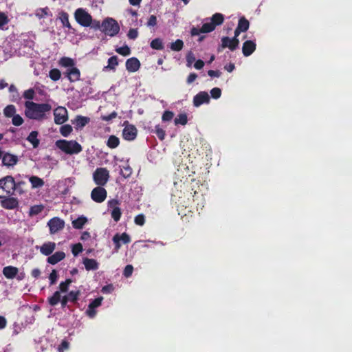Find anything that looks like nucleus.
<instances>
[{
	"label": "nucleus",
	"instance_id": "obj_1",
	"mask_svg": "<svg viewBox=\"0 0 352 352\" xmlns=\"http://www.w3.org/2000/svg\"><path fill=\"white\" fill-rule=\"evenodd\" d=\"M25 116L35 120L43 118L45 113L51 109V106L48 104H37L30 101L25 102Z\"/></svg>",
	"mask_w": 352,
	"mask_h": 352
},
{
	"label": "nucleus",
	"instance_id": "obj_2",
	"mask_svg": "<svg viewBox=\"0 0 352 352\" xmlns=\"http://www.w3.org/2000/svg\"><path fill=\"white\" fill-rule=\"evenodd\" d=\"M55 145L67 155L78 154L82 151L81 145L75 140H58Z\"/></svg>",
	"mask_w": 352,
	"mask_h": 352
},
{
	"label": "nucleus",
	"instance_id": "obj_3",
	"mask_svg": "<svg viewBox=\"0 0 352 352\" xmlns=\"http://www.w3.org/2000/svg\"><path fill=\"white\" fill-rule=\"evenodd\" d=\"M14 178L6 175L0 179V197L5 195H14Z\"/></svg>",
	"mask_w": 352,
	"mask_h": 352
},
{
	"label": "nucleus",
	"instance_id": "obj_4",
	"mask_svg": "<svg viewBox=\"0 0 352 352\" xmlns=\"http://www.w3.org/2000/svg\"><path fill=\"white\" fill-rule=\"evenodd\" d=\"M102 31L110 36H116L120 31L117 21L111 18H107L101 24Z\"/></svg>",
	"mask_w": 352,
	"mask_h": 352
},
{
	"label": "nucleus",
	"instance_id": "obj_5",
	"mask_svg": "<svg viewBox=\"0 0 352 352\" xmlns=\"http://www.w3.org/2000/svg\"><path fill=\"white\" fill-rule=\"evenodd\" d=\"M109 179V172L106 168H97L93 173V179L98 186H104Z\"/></svg>",
	"mask_w": 352,
	"mask_h": 352
},
{
	"label": "nucleus",
	"instance_id": "obj_6",
	"mask_svg": "<svg viewBox=\"0 0 352 352\" xmlns=\"http://www.w3.org/2000/svg\"><path fill=\"white\" fill-rule=\"evenodd\" d=\"M74 17L76 21L82 26L89 27L91 25V16L82 8H78L75 11Z\"/></svg>",
	"mask_w": 352,
	"mask_h": 352
},
{
	"label": "nucleus",
	"instance_id": "obj_7",
	"mask_svg": "<svg viewBox=\"0 0 352 352\" xmlns=\"http://www.w3.org/2000/svg\"><path fill=\"white\" fill-rule=\"evenodd\" d=\"M107 196V192L102 186L94 188L91 192V198L96 203L103 202Z\"/></svg>",
	"mask_w": 352,
	"mask_h": 352
},
{
	"label": "nucleus",
	"instance_id": "obj_8",
	"mask_svg": "<svg viewBox=\"0 0 352 352\" xmlns=\"http://www.w3.org/2000/svg\"><path fill=\"white\" fill-rule=\"evenodd\" d=\"M14 195H5L0 197L1 206L7 210H13L19 206V201Z\"/></svg>",
	"mask_w": 352,
	"mask_h": 352
},
{
	"label": "nucleus",
	"instance_id": "obj_9",
	"mask_svg": "<svg viewBox=\"0 0 352 352\" xmlns=\"http://www.w3.org/2000/svg\"><path fill=\"white\" fill-rule=\"evenodd\" d=\"M112 241L115 245L114 250L116 252H118L121 247L120 242H122L124 244H128L131 242V237L126 232H123L121 234L117 233L113 236Z\"/></svg>",
	"mask_w": 352,
	"mask_h": 352
},
{
	"label": "nucleus",
	"instance_id": "obj_10",
	"mask_svg": "<svg viewBox=\"0 0 352 352\" xmlns=\"http://www.w3.org/2000/svg\"><path fill=\"white\" fill-rule=\"evenodd\" d=\"M54 121L58 124H63L68 119L67 110L65 107H58L54 111Z\"/></svg>",
	"mask_w": 352,
	"mask_h": 352
},
{
	"label": "nucleus",
	"instance_id": "obj_11",
	"mask_svg": "<svg viewBox=\"0 0 352 352\" xmlns=\"http://www.w3.org/2000/svg\"><path fill=\"white\" fill-rule=\"evenodd\" d=\"M80 295V290L71 291L68 293L67 295L63 296L60 303L61 307L65 308L67 306V303L69 302L76 303L79 299V296Z\"/></svg>",
	"mask_w": 352,
	"mask_h": 352
},
{
	"label": "nucleus",
	"instance_id": "obj_12",
	"mask_svg": "<svg viewBox=\"0 0 352 352\" xmlns=\"http://www.w3.org/2000/svg\"><path fill=\"white\" fill-rule=\"evenodd\" d=\"M47 226H49L50 234H55L64 228L65 222L58 217H54L48 221Z\"/></svg>",
	"mask_w": 352,
	"mask_h": 352
},
{
	"label": "nucleus",
	"instance_id": "obj_13",
	"mask_svg": "<svg viewBox=\"0 0 352 352\" xmlns=\"http://www.w3.org/2000/svg\"><path fill=\"white\" fill-rule=\"evenodd\" d=\"M239 41L238 38L229 37H223L221 38V47H228L230 50H234L239 45Z\"/></svg>",
	"mask_w": 352,
	"mask_h": 352
},
{
	"label": "nucleus",
	"instance_id": "obj_14",
	"mask_svg": "<svg viewBox=\"0 0 352 352\" xmlns=\"http://www.w3.org/2000/svg\"><path fill=\"white\" fill-rule=\"evenodd\" d=\"M210 97L207 92L201 91L197 94L193 98V104L195 107H199L204 103H208Z\"/></svg>",
	"mask_w": 352,
	"mask_h": 352
},
{
	"label": "nucleus",
	"instance_id": "obj_15",
	"mask_svg": "<svg viewBox=\"0 0 352 352\" xmlns=\"http://www.w3.org/2000/svg\"><path fill=\"white\" fill-rule=\"evenodd\" d=\"M89 121L90 118L89 117L78 116L72 120V124L74 125L76 130L80 131Z\"/></svg>",
	"mask_w": 352,
	"mask_h": 352
},
{
	"label": "nucleus",
	"instance_id": "obj_16",
	"mask_svg": "<svg viewBox=\"0 0 352 352\" xmlns=\"http://www.w3.org/2000/svg\"><path fill=\"white\" fill-rule=\"evenodd\" d=\"M56 248V243L54 242L44 243L40 248V252L45 256H50Z\"/></svg>",
	"mask_w": 352,
	"mask_h": 352
},
{
	"label": "nucleus",
	"instance_id": "obj_17",
	"mask_svg": "<svg viewBox=\"0 0 352 352\" xmlns=\"http://www.w3.org/2000/svg\"><path fill=\"white\" fill-rule=\"evenodd\" d=\"M140 63L136 58H131L126 62V68L130 72H135L139 69Z\"/></svg>",
	"mask_w": 352,
	"mask_h": 352
},
{
	"label": "nucleus",
	"instance_id": "obj_18",
	"mask_svg": "<svg viewBox=\"0 0 352 352\" xmlns=\"http://www.w3.org/2000/svg\"><path fill=\"white\" fill-rule=\"evenodd\" d=\"M65 257V254L63 252H56L54 254L47 257V261L51 265H55L63 260Z\"/></svg>",
	"mask_w": 352,
	"mask_h": 352
},
{
	"label": "nucleus",
	"instance_id": "obj_19",
	"mask_svg": "<svg viewBox=\"0 0 352 352\" xmlns=\"http://www.w3.org/2000/svg\"><path fill=\"white\" fill-rule=\"evenodd\" d=\"M256 49V44L252 41H245L242 47L243 54L245 56L252 54Z\"/></svg>",
	"mask_w": 352,
	"mask_h": 352
},
{
	"label": "nucleus",
	"instance_id": "obj_20",
	"mask_svg": "<svg viewBox=\"0 0 352 352\" xmlns=\"http://www.w3.org/2000/svg\"><path fill=\"white\" fill-rule=\"evenodd\" d=\"M19 272V270L16 267L11 265L6 266L3 269V274L8 279L14 278Z\"/></svg>",
	"mask_w": 352,
	"mask_h": 352
},
{
	"label": "nucleus",
	"instance_id": "obj_21",
	"mask_svg": "<svg viewBox=\"0 0 352 352\" xmlns=\"http://www.w3.org/2000/svg\"><path fill=\"white\" fill-rule=\"evenodd\" d=\"M67 74L71 82H76L80 79V72L79 69L75 67L67 69Z\"/></svg>",
	"mask_w": 352,
	"mask_h": 352
},
{
	"label": "nucleus",
	"instance_id": "obj_22",
	"mask_svg": "<svg viewBox=\"0 0 352 352\" xmlns=\"http://www.w3.org/2000/svg\"><path fill=\"white\" fill-rule=\"evenodd\" d=\"M83 264L85 265V269L87 271L96 270L98 269L99 267L98 263L95 259L93 258H84Z\"/></svg>",
	"mask_w": 352,
	"mask_h": 352
},
{
	"label": "nucleus",
	"instance_id": "obj_23",
	"mask_svg": "<svg viewBox=\"0 0 352 352\" xmlns=\"http://www.w3.org/2000/svg\"><path fill=\"white\" fill-rule=\"evenodd\" d=\"M120 175L124 178H128L131 177L133 173L132 168L129 164L128 162L124 163V164L120 166Z\"/></svg>",
	"mask_w": 352,
	"mask_h": 352
},
{
	"label": "nucleus",
	"instance_id": "obj_24",
	"mask_svg": "<svg viewBox=\"0 0 352 352\" xmlns=\"http://www.w3.org/2000/svg\"><path fill=\"white\" fill-rule=\"evenodd\" d=\"M14 185H15V187L14 188V195H16V194L21 195H23L25 192V190L24 188V187L26 186L25 182H24V181L16 182L14 180Z\"/></svg>",
	"mask_w": 352,
	"mask_h": 352
},
{
	"label": "nucleus",
	"instance_id": "obj_25",
	"mask_svg": "<svg viewBox=\"0 0 352 352\" xmlns=\"http://www.w3.org/2000/svg\"><path fill=\"white\" fill-rule=\"evenodd\" d=\"M61 299L60 292L59 291H56L51 297L48 298L47 302L50 305L54 307L58 305V303L60 302Z\"/></svg>",
	"mask_w": 352,
	"mask_h": 352
},
{
	"label": "nucleus",
	"instance_id": "obj_26",
	"mask_svg": "<svg viewBox=\"0 0 352 352\" xmlns=\"http://www.w3.org/2000/svg\"><path fill=\"white\" fill-rule=\"evenodd\" d=\"M29 181L32 184V188H41L44 185L43 180L37 176H31Z\"/></svg>",
	"mask_w": 352,
	"mask_h": 352
},
{
	"label": "nucleus",
	"instance_id": "obj_27",
	"mask_svg": "<svg viewBox=\"0 0 352 352\" xmlns=\"http://www.w3.org/2000/svg\"><path fill=\"white\" fill-rule=\"evenodd\" d=\"M58 19L61 21L63 26L67 27L69 29L72 28V25L69 21V15L65 12H60L58 14Z\"/></svg>",
	"mask_w": 352,
	"mask_h": 352
},
{
	"label": "nucleus",
	"instance_id": "obj_28",
	"mask_svg": "<svg viewBox=\"0 0 352 352\" xmlns=\"http://www.w3.org/2000/svg\"><path fill=\"white\" fill-rule=\"evenodd\" d=\"M87 221V218L81 216L72 221V226L76 229H81Z\"/></svg>",
	"mask_w": 352,
	"mask_h": 352
},
{
	"label": "nucleus",
	"instance_id": "obj_29",
	"mask_svg": "<svg viewBox=\"0 0 352 352\" xmlns=\"http://www.w3.org/2000/svg\"><path fill=\"white\" fill-rule=\"evenodd\" d=\"M59 64L65 67H74L75 63L74 60L69 57H63L60 59Z\"/></svg>",
	"mask_w": 352,
	"mask_h": 352
},
{
	"label": "nucleus",
	"instance_id": "obj_30",
	"mask_svg": "<svg viewBox=\"0 0 352 352\" xmlns=\"http://www.w3.org/2000/svg\"><path fill=\"white\" fill-rule=\"evenodd\" d=\"M120 144V140L118 137L115 135H110L107 142V145L108 147L111 148H115L118 146Z\"/></svg>",
	"mask_w": 352,
	"mask_h": 352
},
{
	"label": "nucleus",
	"instance_id": "obj_31",
	"mask_svg": "<svg viewBox=\"0 0 352 352\" xmlns=\"http://www.w3.org/2000/svg\"><path fill=\"white\" fill-rule=\"evenodd\" d=\"M187 115L185 113L179 114L174 120L175 125H185L187 123Z\"/></svg>",
	"mask_w": 352,
	"mask_h": 352
},
{
	"label": "nucleus",
	"instance_id": "obj_32",
	"mask_svg": "<svg viewBox=\"0 0 352 352\" xmlns=\"http://www.w3.org/2000/svg\"><path fill=\"white\" fill-rule=\"evenodd\" d=\"M223 19L224 17L223 14L220 13H216L212 16L211 21L216 27V25H221L223 22Z\"/></svg>",
	"mask_w": 352,
	"mask_h": 352
},
{
	"label": "nucleus",
	"instance_id": "obj_33",
	"mask_svg": "<svg viewBox=\"0 0 352 352\" xmlns=\"http://www.w3.org/2000/svg\"><path fill=\"white\" fill-rule=\"evenodd\" d=\"M72 283V280L70 278H67L65 281L61 282L58 286V288L60 289L59 292L63 293L67 292L69 287Z\"/></svg>",
	"mask_w": 352,
	"mask_h": 352
},
{
	"label": "nucleus",
	"instance_id": "obj_34",
	"mask_svg": "<svg viewBox=\"0 0 352 352\" xmlns=\"http://www.w3.org/2000/svg\"><path fill=\"white\" fill-rule=\"evenodd\" d=\"M249 25V21L243 17L239 19L237 28L242 32H245L248 30Z\"/></svg>",
	"mask_w": 352,
	"mask_h": 352
},
{
	"label": "nucleus",
	"instance_id": "obj_35",
	"mask_svg": "<svg viewBox=\"0 0 352 352\" xmlns=\"http://www.w3.org/2000/svg\"><path fill=\"white\" fill-rule=\"evenodd\" d=\"M37 135L38 133H29L27 138L28 141L32 144L34 148L38 147L39 144V140L37 138Z\"/></svg>",
	"mask_w": 352,
	"mask_h": 352
},
{
	"label": "nucleus",
	"instance_id": "obj_36",
	"mask_svg": "<svg viewBox=\"0 0 352 352\" xmlns=\"http://www.w3.org/2000/svg\"><path fill=\"white\" fill-rule=\"evenodd\" d=\"M111 217L113 218V219L116 222H118V221H120V219L121 218V215H122L121 209L119 207H114L111 211Z\"/></svg>",
	"mask_w": 352,
	"mask_h": 352
},
{
	"label": "nucleus",
	"instance_id": "obj_37",
	"mask_svg": "<svg viewBox=\"0 0 352 352\" xmlns=\"http://www.w3.org/2000/svg\"><path fill=\"white\" fill-rule=\"evenodd\" d=\"M118 65V58L116 56H113L109 58L108 65L105 68L114 70Z\"/></svg>",
	"mask_w": 352,
	"mask_h": 352
},
{
	"label": "nucleus",
	"instance_id": "obj_38",
	"mask_svg": "<svg viewBox=\"0 0 352 352\" xmlns=\"http://www.w3.org/2000/svg\"><path fill=\"white\" fill-rule=\"evenodd\" d=\"M184 46V43L182 40L177 39L170 44V49L173 51H180Z\"/></svg>",
	"mask_w": 352,
	"mask_h": 352
},
{
	"label": "nucleus",
	"instance_id": "obj_39",
	"mask_svg": "<svg viewBox=\"0 0 352 352\" xmlns=\"http://www.w3.org/2000/svg\"><path fill=\"white\" fill-rule=\"evenodd\" d=\"M151 47L155 50H162L164 46L162 41L160 38H155L151 43Z\"/></svg>",
	"mask_w": 352,
	"mask_h": 352
},
{
	"label": "nucleus",
	"instance_id": "obj_40",
	"mask_svg": "<svg viewBox=\"0 0 352 352\" xmlns=\"http://www.w3.org/2000/svg\"><path fill=\"white\" fill-rule=\"evenodd\" d=\"M215 28L214 25L212 23H205L201 29V32L208 33L213 31Z\"/></svg>",
	"mask_w": 352,
	"mask_h": 352
},
{
	"label": "nucleus",
	"instance_id": "obj_41",
	"mask_svg": "<svg viewBox=\"0 0 352 352\" xmlns=\"http://www.w3.org/2000/svg\"><path fill=\"white\" fill-rule=\"evenodd\" d=\"M43 209V207L41 205L33 206L30 209V215L33 216V215L38 214L39 213H41L42 212Z\"/></svg>",
	"mask_w": 352,
	"mask_h": 352
},
{
	"label": "nucleus",
	"instance_id": "obj_42",
	"mask_svg": "<svg viewBox=\"0 0 352 352\" xmlns=\"http://www.w3.org/2000/svg\"><path fill=\"white\" fill-rule=\"evenodd\" d=\"M15 107L14 105H8L4 109V114L7 117H12L15 115Z\"/></svg>",
	"mask_w": 352,
	"mask_h": 352
},
{
	"label": "nucleus",
	"instance_id": "obj_43",
	"mask_svg": "<svg viewBox=\"0 0 352 352\" xmlns=\"http://www.w3.org/2000/svg\"><path fill=\"white\" fill-rule=\"evenodd\" d=\"M49 76L52 80H58L60 78V72L58 69H53L50 70Z\"/></svg>",
	"mask_w": 352,
	"mask_h": 352
},
{
	"label": "nucleus",
	"instance_id": "obj_44",
	"mask_svg": "<svg viewBox=\"0 0 352 352\" xmlns=\"http://www.w3.org/2000/svg\"><path fill=\"white\" fill-rule=\"evenodd\" d=\"M116 51L118 54L123 55V56H128L131 53V50L127 45L119 47V48L116 49Z\"/></svg>",
	"mask_w": 352,
	"mask_h": 352
},
{
	"label": "nucleus",
	"instance_id": "obj_45",
	"mask_svg": "<svg viewBox=\"0 0 352 352\" xmlns=\"http://www.w3.org/2000/svg\"><path fill=\"white\" fill-rule=\"evenodd\" d=\"M58 273L56 270H53L49 276L50 285H52L56 283L58 279Z\"/></svg>",
	"mask_w": 352,
	"mask_h": 352
},
{
	"label": "nucleus",
	"instance_id": "obj_46",
	"mask_svg": "<svg viewBox=\"0 0 352 352\" xmlns=\"http://www.w3.org/2000/svg\"><path fill=\"white\" fill-rule=\"evenodd\" d=\"M48 10L49 9L47 7L44 8H39L36 11V16L40 19L43 18L48 14Z\"/></svg>",
	"mask_w": 352,
	"mask_h": 352
},
{
	"label": "nucleus",
	"instance_id": "obj_47",
	"mask_svg": "<svg viewBox=\"0 0 352 352\" xmlns=\"http://www.w3.org/2000/svg\"><path fill=\"white\" fill-rule=\"evenodd\" d=\"M82 250H83V248H82V244L78 243L74 244L72 246V252L74 256H77L79 253H80L82 251Z\"/></svg>",
	"mask_w": 352,
	"mask_h": 352
},
{
	"label": "nucleus",
	"instance_id": "obj_48",
	"mask_svg": "<svg viewBox=\"0 0 352 352\" xmlns=\"http://www.w3.org/2000/svg\"><path fill=\"white\" fill-rule=\"evenodd\" d=\"M134 222L136 225L142 226L145 223V217L142 214H140L135 216L134 219Z\"/></svg>",
	"mask_w": 352,
	"mask_h": 352
},
{
	"label": "nucleus",
	"instance_id": "obj_49",
	"mask_svg": "<svg viewBox=\"0 0 352 352\" xmlns=\"http://www.w3.org/2000/svg\"><path fill=\"white\" fill-rule=\"evenodd\" d=\"M174 117V113L170 111H165L162 115V120L164 122L171 120Z\"/></svg>",
	"mask_w": 352,
	"mask_h": 352
},
{
	"label": "nucleus",
	"instance_id": "obj_50",
	"mask_svg": "<svg viewBox=\"0 0 352 352\" xmlns=\"http://www.w3.org/2000/svg\"><path fill=\"white\" fill-rule=\"evenodd\" d=\"M102 300L103 298L102 296L96 298L91 302L89 305L91 306V308L96 309L101 305Z\"/></svg>",
	"mask_w": 352,
	"mask_h": 352
},
{
	"label": "nucleus",
	"instance_id": "obj_51",
	"mask_svg": "<svg viewBox=\"0 0 352 352\" xmlns=\"http://www.w3.org/2000/svg\"><path fill=\"white\" fill-rule=\"evenodd\" d=\"M9 22L7 15L3 12H0V29Z\"/></svg>",
	"mask_w": 352,
	"mask_h": 352
},
{
	"label": "nucleus",
	"instance_id": "obj_52",
	"mask_svg": "<svg viewBox=\"0 0 352 352\" xmlns=\"http://www.w3.org/2000/svg\"><path fill=\"white\" fill-rule=\"evenodd\" d=\"M133 267L131 265H127L124 270L123 275L126 277H130L132 275Z\"/></svg>",
	"mask_w": 352,
	"mask_h": 352
},
{
	"label": "nucleus",
	"instance_id": "obj_53",
	"mask_svg": "<svg viewBox=\"0 0 352 352\" xmlns=\"http://www.w3.org/2000/svg\"><path fill=\"white\" fill-rule=\"evenodd\" d=\"M12 124L15 126H20L22 124L23 120L19 115H14L12 116Z\"/></svg>",
	"mask_w": 352,
	"mask_h": 352
},
{
	"label": "nucleus",
	"instance_id": "obj_54",
	"mask_svg": "<svg viewBox=\"0 0 352 352\" xmlns=\"http://www.w3.org/2000/svg\"><path fill=\"white\" fill-rule=\"evenodd\" d=\"M187 66L190 67L193 62L195 61V56L192 52H189L186 56Z\"/></svg>",
	"mask_w": 352,
	"mask_h": 352
},
{
	"label": "nucleus",
	"instance_id": "obj_55",
	"mask_svg": "<svg viewBox=\"0 0 352 352\" xmlns=\"http://www.w3.org/2000/svg\"><path fill=\"white\" fill-rule=\"evenodd\" d=\"M210 94L213 98L217 99V98H220L221 94V91L219 88L215 87L211 90Z\"/></svg>",
	"mask_w": 352,
	"mask_h": 352
},
{
	"label": "nucleus",
	"instance_id": "obj_56",
	"mask_svg": "<svg viewBox=\"0 0 352 352\" xmlns=\"http://www.w3.org/2000/svg\"><path fill=\"white\" fill-rule=\"evenodd\" d=\"M127 36L130 39H135L138 36V32L136 29H131L129 30Z\"/></svg>",
	"mask_w": 352,
	"mask_h": 352
},
{
	"label": "nucleus",
	"instance_id": "obj_57",
	"mask_svg": "<svg viewBox=\"0 0 352 352\" xmlns=\"http://www.w3.org/2000/svg\"><path fill=\"white\" fill-rule=\"evenodd\" d=\"M86 314L89 318H93L96 315V309L91 308V306L88 305V308L86 310Z\"/></svg>",
	"mask_w": 352,
	"mask_h": 352
},
{
	"label": "nucleus",
	"instance_id": "obj_58",
	"mask_svg": "<svg viewBox=\"0 0 352 352\" xmlns=\"http://www.w3.org/2000/svg\"><path fill=\"white\" fill-rule=\"evenodd\" d=\"M157 24V18L155 15H151L148 21H147V26L148 27H153Z\"/></svg>",
	"mask_w": 352,
	"mask_h": 352
},
{
	"label": "nucleus",
	"instance_id": "obj_59",
	"mask_svg": "<svg viewBox=\"0 0 352 352\" xmlns=\"http://www.w3.org/2000/svg\"><path fill=\"white\" fill-rule=\"evenodd\" d=\"M117 116V113L116 111H113L109 115H102V119L105 121H109L113 118H115Z\"/></svg>",
	"mask_w": 352,
	"mask_h": 352
},
{
	"label": "nucleus",
	"instance_id": "obj_60",
	"mask_svg": "<svg viewBox=\"0 0 352 352\" xmlns=\"http://www.w3.org/2000/svg\"><path fill=\"white\" fill-rule=\"evenodd\" d=\"M34 96V91L32 89H28L25 91L23 94V96L27 99H32Z\"/></svg>",
	"mask_w": 352,
	"mask_h": 352
},
{
	"label": "nucleus",
	"instance_id": "obj_61",
	"mask_svg": "<svg viewBox=\"0 0 352 352\" xmlns=\"http://www.w3.org/2000/svg\"><path fill=\"white\" fill-rule=\"evenodd\" d=\"M123 138L126 140H133L136 138L137 133H122Z\"/></svg>",
	"mask_w": 352,
	"mask_h": 352
},
{
	"label": "nucleus",
	"instance_id": "obj_62",
	"mask_svg": "<svg viewBox=\"0 0 352 352\" xmlns=\"http://www.w3.org/2000/svg\"><path fill=\"white\" fill-rule=\"evenodd\" d=\"M31 275L32 277L37 278L41 275V271L38 268L33 269L31 272Z\"/></svg>",
	"mask_w": 352,
	"mask_h": 352
},
{
	"label": "nucleus",
	"instance_id": "obj_63",
	"mask_svg": "<svg viewBox=\"0 0 352 352\" xmlns=\"http://www.w3.org/2000/svg\"><path fill=\"white\" fill-rule=\"evenodd\" d=\"M113 285H106V286H104L102 288V292L103 293H110L113 291Z\"/></svg>",
	"mask_w": 352,
	"mask_h": 352
},
{
	"label": "nucleus",
	"instance_id": "obj_64",
	"mask_svg": "<svg viewBox=\"0 0 352 352\" xmlns=\"http://www.w3.org/2000/svg\"><path fill=\"white\" fill-rule=\"evenodd\" d=\"M119 204V201L117 200V199H111L110 201H109L108 202V206L110 207V208H113L114 207H118L117 205Z\"/></svg>",
	"mask_w": 352,
	"mask_h": 352
}]
</instances>
